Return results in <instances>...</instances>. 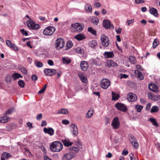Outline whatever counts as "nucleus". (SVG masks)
I'll return each instance as SVG.
<instances>
[{"label": "nucleus", "mask_w": 160, "mask_h": 160, "mask_svg": "<svg viewBox=\"0 0 160 160\" xmlns=\"http://www.w3.org/2000/svg\"><path fill=\"white\" fill-rule=\"evenodd\" d=\"M50 148L52 152H58L62 149L63 145L61 142L59 141H55L51 143Z\"/></svg>", "instance_id": "nucleus-1"}, {"label": "nucleus", "mask_w": 160, "mask_h": 160, "mask_svg": "<svg viewBox=\"0 0 160 160\" xmlns=\"http://www.w3.org/2000/svg\"><path fill=\"white\" fill-rule=\"evenodd\" d=\"M72 28V30L74 32H81L84 27L83 24L76 23L72 24L71 25Z\"/></svg>", "instance_id": "nucleus-2"}, {"label": "nucleus", "mask_w": 160, "mask_h": 160, "mask_svg": "<svg viewBox=\"0 0 160 160\" xmlns=\"http://www.w3.org/2000/svg\"><path fill=\"white\" fill-rule=\"evenodd\" d=\"M56 30L55 28L52 26H49L46 28L43 31L44 34L51 36L53 34Z\"/></svg>", "instance_id": "nucleus-3"}, {"label": "nucleus", "mask_w": 160, "mask_h": 160, "mask_svg": "<svg viewBox=\"0 0 160 160\" xmlns=\"http://www.w3.org/2000/svg\"><path fill=\"white\" fill-rule=\"evenodd\" d=\"M56 48L57 49H60L62 48L64 45V41L61 38L57 39L55 42Z\"/></svg>", "instance_id": "nucleus-4"}, {"label": "nucleus", "mask_w": 160, "mask_h": 160, "mask_svg": "<svg viewBox=\"0 0 160 160\" xmlns=\"http://www.w3.org/2000/svg\"><path fill=\"white\" fill-rule=\"evenodd\" d=\"M100 84L102 88L106 89L110 85L111 82L109 80L106 78H104L102 80Z\"/></svg>", "instance_id": "nucleus-5"}, {"label": "nucleus", "mask_w": 160, "mask_h": 160, "mask_svg": "<svg viewBox=\"0 0 160 160\" xmlns=\"http://www.w3.org/2000/svg\"><path fill=\"white\" fill-rule=\"evenodd\" d=\"M120 125L119 118L118 117H115L113 119L112 123L111 125L112 128L114 129H118Z\"/></svg>", "instance_id": "nucleus-6"}, {"label": "nucleus", "mask_w": 160, "mask_h": 160, "mask_svg": "<svg viewBox=\"0 0 160 160\" xmlns=\"http://www.w3.org/2000/svg\"><path fill=\"white\" fill-rule=\"evenodd\" d=\"M101 40L102 44L105 47H107L109 45V40L108 38L105 35H102L101 37Z\"/></svg>", "instance_id": "nucleus-7"}, {"label": "nucleus", "mask_w": 160, "mask_h": 160, "mask_svg": "<svg viewBox=\"0 0 160 160\" xmlns=\"http://www.w3.org/2000/svg\"><path fill=\"white\" fill-rule=\"evenodd\" d=\"M70 126L71 133L74 136H77L78 134V130L77 126L74 124H71Z\"/></svg>", "instance_id": "nucleus-8"}, {"label": "nucleus", "mask_w": 160, "mask_h": 160, "mask_svg": "<svg viewBox=\"0 0 160 160\" xmlns=\"http://www.w3.org/2000/svg\"><path fill=\"white\" fill-rule=\"evenodd\" d=\"M27 23L28 26L31 29L36 30L39 28V24H36L29 20H27Z\"/></svg>", "instance_id": "nucleus-9"}, {"label": "nucleus", "mask_w": 160, "mask_h": 160, "mask_svg": "<svg viewBox=\"0 0 160 160\" xmlns=\"http://www.w3.org/2000/svg\"><path fill=\"white\" fill-rule=\"evenodd\" d=\"M44 73L47 76H52L57 73V71L53 69L46 68L44 70Z\"/></svg>", "instance_id": "nucleus-10"}, {"label": "nucleus", "mask_w": 160, "mask_h": 160, "mask_svg": "<svg viewBox=\"0 0 160 160\" xmlns=\"http://www.w3.org/2000/svg\"><path fill=\"white\" fill-rule=\"evenodd\" d=\"M115 107L118 110L121 111L125 112L127 110L126 107L124 104L121 103L119 102L116 103Z\"/></svg>", "instance_id": "nucleus-11"}, {"label": "nucleus", "mask_w": 160, "mask_h": 160, "mask_svg": "<svg viewBox=\"0 0 160 160\" xmlns=\"http://www.w3.org/2000/svg\"><path fill=\"white\" fill-rule=\"evenodd\" d=\"M75 157V154H72L70 152L64 155L62 158L63 160H70Z\"/></svg>", "instance_id": "nucleus-12"}, {"label": "nucleus", "mask_w": 160, "mask_h": 160, "mask_svg": "<svg viewBox=\"0 0 160 160\" xmlns=\"http://www.w3.org/2000/svg\"><path fill=\"white\" fill-rule=\"evenodd\" d=\"M80 66L81 69L83 71H86L88 67V63L85 61H82L80 63Z\"/></svg>", "instance_id": "nucleus-13"}, {"label": "nucleus", "mask_w": 160, "mask_h": 160, "mask_svg": "<svg viewBox=\"0 0 160 160\" xmlns=\"http://www.w3.org/2000/svg\"><path fill=\"white\" fill-rule=\"evenodd\" d=\"M43 131L45 133H48L51 136L54 134V130L51 128H45L43 129Z\"/></svg>", "instance_id": "nucleus-14"}, {"label": "nucleus", "mask_w": 160, "mask_h": 160, "mask_svg": "<svg viewBox=\"0 0 160 160\" xmlns=\"http://www.w3.org/2000/svg\"><path fill=\"white\" fill-rule=\"evenodd\" d=\"M106 66L108 67H116L118 66V64L112 60H108L107 62Z\"/></svg>", "instance_id": "nucleus-15"}, {"label": "nucleus", "mask_w": 160, "mask_h": 160, "mask_svg": "<svg viewBox=\"0 0 160 160\" xmlns=\"http://www.w3.org/2000/svg\"><path fill=\"white\" fill-rule=\"evenodd\" d=\"M128 101L132 102L136 101L137 99V97L136 95L131 93L128 95Z\"/></svg>", "instance_id": "nucleus-16"}, {"label": "nucleus", "mask_w": 160, "mask_h": 160, "mask_svg": "<svg viewBox=\"0 0 160 160\" xmlns=\"http://www.w3.org/2000/svg\"><path fill=\"white\" fill-rule=\"evenodd\" d=\"M17 127L16 125L13 123H11L7 125L6 127V129L7 131L10 132L12 129H15Z\"/></svg>", "instance_id": "nucleus-17"}, {"label": "nucleus", "mask_w": 160, "mask_h": 160, "mask_svg": "<svg viewBox=\"0 0 160 160\" xmlns=\"http://www.w3.org/2000/svg\"><path fill=\"white\" fill-rule=\"evenodd\" d=\"M103 25L106 29L109 28L111 27V23L108 20H104L103 22Z\"/></svg>", "instance_id": "nucleus-18"}, {"label": "nucleus", "mask_w": 160, "mask_h": 160, "mask_svg": "<svg viewBox=\"0 0 160 160\" xmlns=\"http://www.w3.org/2000/svg\"><path fill=\"white\" fill-rule=\"evenodd\" d=\"M149 90L156 92H158V89L157 86L154 84H150L148 86Z\"/></svg>", "instance_id": "nucleus-19"}, {"label": "nucleus", "mask_w": 160, "mask_h": 160, "mask_svg": "<svg viewBox=\"0 0 160 160\" xmlns=\"http://www.w3.org/2000/svg\"><path fill=\"white\" fill-rule=\"evenodd\" d=\"M78 75L81 80L84 83H86L88 81L87 78L83 73H79Z\"/></svg>", "instance_id": "nucleus-20"}, {"label": "nucleus", "mask_w": 160, "mask_h": 160, "mask_svg": "<svg viewBox=\"0 0 160 160\" xmlns=\"http://www.w3.org/2000/svg\"><path fill=\"white\" fill-rule=\"evenodd\" d=\"M103 55L105 58H112L114 56V54L113 52H104Z\"/></svg>", "instance_id": "nucleus-21"}, {"label": "nucleus", "mask_w": 160, "mask_h": 160, "mask_svg": "<svg viewBox=\"0 0 160 160\" xmlns=\"http://www.w3.org/2000/svg\"><path fill=\"white\" fill-rule=\"evenodd\" d=\"M11 157V155L7 152L3 153L1 157V160H5L10 157Z\"/></svg>", "instance_id": "nucleus-22"}, {"label": "nucleus", "mask_w": 160, "mask_h": 160, "mask_svg": "<svg viewBox=\"0 0 160 160\" xmlns=\"http://www.w3.org/2000/svg\"><path fill=\"white\" fill-rule=\"evenodd\" d=\"M69 149L71 150L70 152L71 153L75 154V157L76 155V153H77L79 150V149L78 148L73 147H71Z\"/></svg>", "instance_id": "nucleus-23"}, {"label": "nucleus", "mask_w": 160, "mask_h": 160, "mask_svg": "<svg viewBox=\"0 0 160 160\" xmlns=\"http://www.w3.org/2000/svg\"><path fill=\"white\" fill-rule=\"evenodd\" d=\"M74 38L79 41L82 40L85 38L84 35L82 33L76 35Z\"/></svg>", "instance_id": "nucleus-24"}, {"label": "nucleus", "mask_w": 160, "mask_h": 160, "mask_svg": "<svg viewBox=\"0 0 160 160\" xmlns=\"http://www.w3.org/2000/svg\"><path fill=\"white\" fill-rule=\"evenodd\" d=\"M149 11L151 14L153 15L155 17L158 16V14L156 9L154 8H151L149 9Z\"/></svg>", "instance_id": "nucleus-25"}, {"label": "nucleus", "mask_w": 160, "mask_h": 160, "mask_svg": "<svg viewBox=\"0 0 160 160\" xmlns=\"http://www.w3.org/2000/svg\"><path fill=\"white\" fill-rule=\"evenodd\" d=\"M62 142L65 146L69 147L72 145V143L68 139H65L64 140H62Z\"/></svg>", "instance_id": "nucleus-26"}, {"label": "nucleus", "mask_w": 160, "mask_h": 160, "mask_svg": "<svg viewBox=\"0 0 160 160\" xmlns=\"http://www.w3.org/2000/svg\"><path fill=\"white\" fill-rule=\"evenodd\" d=\"M10 119V118L7 116H3L0 117V122L2 123H5L8 122Z\"/></svg>", "instance_id": "nucleus-27"}, {"label": "nucleus", "mask_w": 160, "mask_h": 160, "mask_svg": "<svg viewBox=\"0 0 160 160\" xmlns=\"http://www.w3.org/2000/svg\"><path fill=\"white\" fill-rule=\"evenodd\" d=\"M135 73L140 80H142L143 79V77L142 73L139 71L138 70H135Z\"/></svg>", "instance_id": "nucleus-28"}, {"label": "nucleus", "mask_w": 160, "mask_h": 160, "mask_svg": "<svg viewBox=\"0 0 160 160\" xmlns=\"http://www.w3.org/2000/svg\"><path fill=\"white\" fill-rule=\"evenodd\" d=\"M97 42L95 40H92L89 43V46L93 48H95L97 46Z\"/></svg>", "instance_id": "nucleus-29"}, {"label": "nucleus", "mask_w": 160, "mask_h": 160, "mask_svg": "<svg viewBox=\"0 0 160 160\" xmlns=\"http://www.w3.org/2000/svg\"><path fill=\"white\" fill-rule=\"evenodd\" d=\"M93 113V110L92 108H90L89 110L86 115V118H90L92 116Z\"/></svg>", "instance_id": "nucleus-30"}, {"label": "nucleus", "mask_w": 160, "mask_h": 160, "mask_svg": "<svg viewBox=\"0 0 160 160\" xmlns=\"http://www.w3.org/2000/svg\"><path fill=\"white\" fill-rule=\"evenodd\" d=\"M62 60L63 63L68 64L70 63L71 60L68 57H63L62 58Z\"/></svg>", "instance_id": "nucleus-31"}, {"label": "nucleus", "mask_w": 160, "mask_h": 160, "mask_svg": "<svg viewBox=\"0 0 160 160\" xmlns=\"http://www.w3.org/2000/svg\"><path fill=\"white\" fill-rule=\"evenodd\" d=\"M112 100H115L118 99L119 96L118 94H117L116 93L113 92H112Z\"/></svg>", "instance_id": "nucleus-32"}, {"label": "nucleus", "mask_w": 160, "mask_h": 160, "mask_svg": "<svg viewBox=\"0 0 160 160\" xmlns=\"http://www.w3.org/2000/svg\"><path fill=\"white\" fill-rule=\"evenodd\" d=\"M85 9L86 11L91 12L92 10V6L90 4H87L85 6Z\"/></svg>", "instance_id": "nucleus-33"}, {"label": "nucleus", "mask_w": 160, "mask_h": 160, "mask_svg": "<svg viewBox=\"0 0 160 160\" xmlns=\"http://www.w3.org/2000/svg\"><path fill=\"white\" fill-rule=\"evenodd\" d=\"M149 121L152 122L153 124L156 127H158V124L155 119L150 118H149Z\"/></svg>", "instance_id": "nucleus-34"}, {"label": "nucleus", "mask_w": 160, "mask_h": 160, "mask_svg": "<svg viewBox=\"0 0 160 160\" xmlns=\"http://www.w3.org/2000/svg\"><path fill=\"white\" fill-rule=\"evenodd\" d=\"M58 114H66L68 113V112L67 110L64 108H62L61 110H59L58 112Z\"/></svg>", "instance_id": "nucleus-35"}, {"label": "nucleus", "mask_w": 160, "mask_h": 160, "mask_svg": "<svg viewBox=\"0 0 160 160\" xmlns=\"http://www.w3.org/2000/svg\"><path fill=\"white\" fill-rule=\"evenodd\" d=\"M159 110L158 107L156 106H154L152 107L151 112H155L158 111Z\"/></svg>", "instance_id": "nucleus-36"}, {"label": "nucleus", "mask_w": 160, "mask_h": 160, "mask_svg": "<svg viewBox=\"0 0 160 160\" xmlns=\"http://www.w3.org/2000/svg\"><path fill=\"white\" fill-rule=\"evenodd\" d=\"M88 31L93 35H96V32L92 27H89L88 28Z\"/></svg>", "instance_id": "nucleus-37"}, {"label": "nucleus", "mask_w": 160, "mask_h": 160, "mask_svg": "<svg viewBox=\"0 0 160 160\" xmlns=\"http://www.w3.org/2000/svg\"><path fill=\"white\" fill-rule=\"evenodd\" d=\"M159 44V41L157 39H155L154 40L152 44L153 47L155 48Z\"/></svg>", "instance_id": "nucleus-38"}, {"label": "nucleus", "mask_w": 160, "mask_h": 160, "mask_svg": "<svg viewBox=\"0 0 160 160\" xmlns=\"http://www.w3.org/2000/svg\"><path fill=\"white\" fill-rule=\"evenodd\" d=\"M15 111V108H11L6 111L5 114V115L9 114H11V113Z\"/></svg>", "instance_id": "nucleus-39"}, {"label": "nucleus", "mask_w": 160, "mask_h": 160, "mask_svg": "<svg viewBox=\"0 0 160 160\" xmlns=\"http://www.w3.org/2000/svg\"><path fill=\"white\" fill-rule=\"evenodd\" d=\"M18 84L20 87L23 88L25 86V83L24 82L21 80L18 81Z\"/></svg>", "instance_id": "nucleus-40"}, {"label": "nucleus", "mask_w": 160, "mask_h": 160, "mask_svg": "<svg viewBox=\"0 0 160 160\" xmlns=\"http://www.w3.org/2000/svg\"><path fill=\"white\" fill-rule=\"evenodd\" d=\"M143 108V106L139 105H136L135 106V108L138 112H140Z\"/></svg>", "instance_id": "nucleus-41"}, {"label": "nucleus", "mask_w": 160, "mask_h": 160, "mask_svg": "<svg viewBox=\"0 0 160 160\" xmlns=\"http://www.w3.org/2000/svg\"><path fill=\"white\" fill-rule=\"evenodd\" d=\"M131 143L132 145L135 148L137 149L138 148V144L136 140H135V141H132Z\"/></svg>", "instance_id": "nucleus-42"}, {"label": "nucleus", "mask_w": 160, "mask_h": 160, "mask_svg": "<svg viewBox=\"0 0 160 160\" xmlns=\"http://www.w3.org/2000/svg\"><path fill=\"white\" fill-rule=\"evenodd\" d=\"M99 20L98 18H93L91 19V22L93 24L97 25L98 23Z\"/></svg>", "instance_id": "nucleus-43"}, {"label": "nucleus", "mask_w": 160, "mask_h": 160, "mask_svg": "<svg viewBox=\"0 0 160 160\" xmlns=\"http://www.w3.org/2000/svg\"><path fill=\"white\" fill-rule=\"evenodd\" d=\"M129 61L132 64H135L136 63V59L134 57L130 56L129 57Z\"/></svg>", "instance_id": "nucleus-44"}, {"label": "nucleus", "mask_w": 160, "mask_h": 160, "mask_svg": "<svg viewBox=\"0 0 160 160\" xmlns=\"http://www.w3.org/2000/svg\"><path fill=\"white\" fill-rule=\"evenodd\" d=\"M12 77L9 75H7L5 78V81L8 82H11Z\"/></svg>", "instance_id": "nucleus-45"}, {"label": "nucleus", "mask_w": 160, "mask_h": 160, "mask_svg": "<svg viewBox=\"0 0 160 160\" xmlns=\"http://www.w3.org/2000/svg\"><path fill=\"white\" fill-rule=\"evenodd\" d=\"M47 87V85L46 84H45L44 87L42 88L38 92V94H41L43 93Z\"/></svg>", "instance_id": "nucleus-46"}, {"label": "nucleus", "mask_w": 160, "mask_h": 160, "mask_svg": "<svg viewBox=\"0 0 160 160\" xmlns=\"http://www.w3.org/2000/svg\"><path fill=\"white\" fill-rule=\"evenodd\" d=\"M76 50L77 52L78 53L82 54L84 53L83 50L79 47L77 48Z\"/></svg>", "instance_id": "nucleus-47"}, {"label": "nucleus", "mask_w": 160, "mask_h": 160, "mask_svg": "<svg viewBox=\"0 0 160 160\" xmlns=\"http://www.w3.org/2000/svg\"><path fill=\"white\" fill-rule=\"evenodd\" d=\"M36 66L38 68H41L42 67L43 64L40 62L36 61L35 62Z\"/></svg>", "instance_id": "nucleus-48"}, {"label": "nucleus", "mask_w": 160, "mask_h": 160, "mask_svg": "<svg viewBox=\"0 0 160 160\" xmlns=\"http://www.w3.org/2000/svg\"><path fill=\"white\" fill-rule=\"evenodd\" d=\"M67 50H68L71 48L72 46V42L71 41L68 42L67 44Z\"/></svg>", "instance_id": "nucleus-49"}, {"label": "nucleus", "mask_w": 160, "mask_h": 160, "mask_svg": "<svg viewBox=\"0 0 160 160\" xmlns=\"http://www.w3.org/2000/svg\"><path fill=\"white\" fill-rule=\"evenodd\" d=\"M19 73H15L12 75V77L13 78L14 80L15 81L16 79L19 78Z\"/></svg>", "instance_id": "nucleus-50"}, {"label": "nucleus", "mask_w": 160, "mask_h": 160, "mask_svg": "<svg viewBox=\"0 0 160 160\" xmlns=\"http://www.w3.org/2000/svg\"><path fill=\"white\" fill-rule=\"evenodd\" d=\"M160 99V95H154L153 97V100L156 101Z\"/></svg>", "instance_id": "nucleus-51"}, {"label": "nucleus", "mask_w": 160, "mask_h": 160, "mask_svg": "<svg viewBox=\"0 0 160 160\" xmlns=\"http://www.w3.org/2000/svg\"><path fill=\"white\" fill-rule=\"evenodd\" d=\"M10 48L15 51H18V48L13 43L12 44V45L11 46Z\"/></svg>", "instance_id": "nucleus-52"}, {"label": "nucleus", "mask_w": 160, "mask_h": 160, "mask_svg": "<svg viewBox=\"0 0 160 160\" xmlns=\"http://www.w3.org/2000/svg\"><path fill=\"white\" fill-rule=\"evenodd\" d=\"M21 71L24 74H26L27 73V70L24 67H22L20 68Z\"/></svg>", "instance_id": "nucleus-53"}, {"label": "nucleus", "mask_w": 160, "mask_h": 160, "mask_svg": "<svg viewBox=\"0 0 160 160\" xmlns=\"http://www.w3.org/2000/svg\"><path fill=\"white\" fill-rule=\"evenodd\" d=\"M21 32L23 35L27 36L28 35L27 32L25 31L24 29H21Z\"/></svg>", "instance_id": "nucleus-54"}, {"label": "nucleus", "mask_w": 160, "mask_h": 160, "mask_svg": "<svg viewBox=\"0 0 160 160\" xmlns=\"http://www.w3.org/2000/svg\"><path fill=\"white\" fill-rule=\"evenodd\" d=\"M6 44L8 47H10L11 46H12V44L13 43H12L11 41L10 40H6Z\"/></svg>", "instance_id": "nucleus-55"}, {"label": "nucleus", "mask_w": 160, "mask_h": 160, "mask_svg": "<svg viewBox=\"0 0 160 160\" xmlns=\"http://www.w3.org/2000/svg\"><path fill=\"white\" fill-rule=\"evenodd\" d=\"M134 22L133 19H131L130 20H128L126 21V23L128 26L129 25L131 24L132 23Z\"/></svg>", "instance_id": "nucleus-56"}, {"label": "nucleus", "mask_w": 160, "mask_h": 160, "mask_svg": "<svg viewBox=\"0 0 160 160\" xmlns=\"http://www.w3.org/2000/svg\"><path fill=\"white\" fill-rule=\"evenodd\" d=\"M148 94L149 99L153 100L154 95L151 92L148 93Z\"/></svg>", "instance_id": "nucleus-57"}, {"label": "nucleus", "mask_w": 160, "mask_h": 160, "mask_svg": "<svg viewBox=\"0 0 160 160\" xmlns=\"http://www.w3.org/2000/svg\"><path fill=\"white\" fill-rule=\"evenodd\" d=\"M62 123L65 125H68L70 123L69 122L68 120L66 119L63 120L62 121Z\"/></svg>", "instance_id": "nucleus-58"}, {"label": "nucleus", "mask_w": 160, "mask_h": 160, "mask_svg": "<svg viewBox=\"0 0 160 160\" xmlns=\"http://www.w3.org/2000/svg\"><path fill=\"white\" fill-rule=\"evenodd\" d=\"M42 113L38 114L36 117V119L38 120H40L42 118Z\"/></svg>", "instance_id": "nucleus-59"}, {"label": "nucleus", "mask_w": 160, "mask_h": 160, "mask_svg": "<svg viewBox=\"0 0 160 160\" xmlns=\"http://www.w3.org/2000/svg\"><path fill=\"white\" fill-rule=\"evenodd\" d=\"M130 140L132 142V141H133L136 140V139L135 137L132 135H131L129 136V138Z\"/></svg>", "instance_id": "nucleus-60"}, {"label": "nucleus", "mask_w": 160, "mask_h": 160, "mask_svg": "<svg viewBox=\"0 0 160 160\" xmlns=\"http://www.w3.org/2000/svg\"><path fill=\"white\" fill-rule=\"evenodd\" d=\"M33 81H36L37 80L38 77L37 75H33L31 77Z\"/></svg>", "instance_id": "nucleus-61"}, {"label": "nucleus", "mask_w": 160, "mask_h": 160, "mask_svg": "<svg viewBox=\"0 0 160 160\" xmlns=\"http://www.w3.org/2000/svg\"><path fill=\"white\" fill-rule=\"evenodd\" d=\"M128 150L124 149L122 152V154L123 155H126L128 154Z\"/></svg>", "instance_id": "nucleus-62"}, {"label": "nucleus", "mask_w": 160, "mask_h": 160, "mask_svg": "<svg viewBox=\"0 0 160 160\" xmlns=\"http://www.w3.org/2000/svg\"><path fill=\"white\" fill-rule=\"evenodd\" d=\"M120 77L121 78H126L128 77V76L126 74H120Z\"/></svg>", "instance_id": "nucleus-63"}, {"label": "nucleus", "mask_w": 160, "mask_h": 160, "mask_svg": "<svg viewBox=\"0 0 160 160\" xmlns=\"http://www.w3.org/2000/svg\"><path fill=\"white\" fill-rule=\"evenodd\" d=\"M90 60L92 64L94 65H96L97 64V61L95 59H94L93 58H92Z\"/></svg>", "instance_id": "nucleus-64"}]
</instances>
